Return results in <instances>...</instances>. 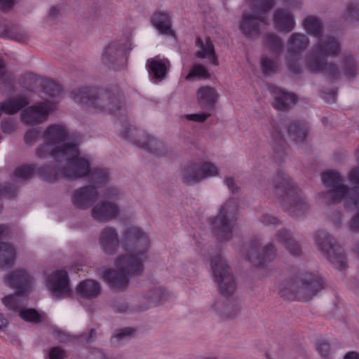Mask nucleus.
<instances>
[{
	"label": "nucleus",
	"instance_id": "4",
	"mask_svg": "<svg viewBox=\"0 0 359 359\" xmlns=\"http://www.w3.org/2000/svg\"><path fill=\"white\" fill-rule=\"evenodd\" d=\"M181 177L187 184H193L210 177L219 175V169L212 163L202 161L192 163L184 167L181 171Z\"/></svg>",
	"mask_w": 359,
	"mask_h": 359
},
{
	"label": "nucleus",
	"instance_id": "45",
	"mask_svg": "<svg viewBox=\"0 0 359 359\" xmlns=\"http://www.w3.org/2000/svg\"><path fill=\"white\" fill-rule=\"evenodd\" d=\"M302 22H321L319 20V18L314 15H309L305 18L304 21Z\"/></svg>",
	"mask_w": 359,
	"mask_h": 359
},
{
	"label": "nucleus",
	"instance_id": "3",
	"mask_svg": "<svg viewBox=\"0 0 359 359\" xmlns=\"http://www.w3.org/2000/svg\"><path fill=\"white\" fill-rule=\"evenodd\" d=\"M237 210L234 199H230L220 205L217 215L208 219L210 228L224 239H228L233 230V217Z\"/></svg>",
	"mask_w": 359,
	"mask_h": 359
},
{
	"label": "nucleus",
	"instance_id": "48",
	"mask_svg": "<svg viewBox=\"0 0 359 359\" xmlns=\"http://www.w3.org/2000/svg\"><path fill=\"white\" fill-rule=\"evenodd\" d=\"M320 24H313V23H311V24H306V25H308L306 29H318V26L320 25Z\"/></svg>",
	"mask_w": 359,
	"mask_h": 359
},
{
	"label": "nucleus",
	"instance_id": "21",
	"mask_svg": "<svg viewBox=\"0 0 359 359\" xmlns=\"http://www.w3.org/2000/svg\"><path fill=\"white\" fill-rule=\"evenodd\" d=\"M308 127L304 124H292L289 128V133L294 136V140L298 141L306 136Z\"/></svg>",
	"mask_w": 359,
	"mask_h": 359
},
{
	"label": "nucleus",
	"instance_id": "34",
	"mask_svg": "<svg viewBox=\"0 0 359 359\" xmlns=\"http://www.w3.org/2000/svg\"><path fill=\"white\" fill-rule=\"evenodd\" d=\"M261 64L263 69L266 72H271L275 68L274 62L267 57L262 58Z\"/></svg>",
	"mask_w": 359,
	"mask_h": 359
},
{
	"label": "nucleus",
	"instance_id": "40",
	"mask_svg": "<svg viewBox=\"0 0 359 359\" xmlns=\"http://www.w3.org/2000/svg\"><path fill=\"white\" fill-rule=\"evenodd\" d=\"M61 10L62 6H53L49 10L48 15L50 17L55 18L61 13Z\"/></svg>",
	"mask_w": 359,
	"mask_h": 359
},
{
	"label": "nucleus",
	"instance_id": "50",
	"mask_svg": "<svg viewBox=\"0 0 359 359\" xmlns=\"http://www.w3.org/2000/svg\"><path fill=\"white\" fill-rule=\"evenodd\" d=\"M284 1L286 3H287L288 4H298L299 1V0H284Z\"/></svg>",
	"mask_w": 359,
	"mask_h": 359
},
{
	"label": "nucleus",
	"instance_id": "11",
	"mask_svg": "<svg viewBox=\"0 0 359 359\" xmlns=\"http://www.w3.org/2000/svg\"><path fill=\"white\" fill-rule=\"evenodd\" d=\"M322 288L321 280L311 274L306 275L301 282L295 283L294 291L299 298L307 300Z\"/></svg>",
	"mask_w": 359,
	"mask_h": 359
},
{
	"label": "nucleus",
	"instance_id": "6",
	"mask_svg": "<svg viewBox=\"0 0 359 359\" xmlns=\"http://www.w3.org/2000/svg\"><path fill=\"white\" fill-rule=\"evenodd\" d=\"M118 195V191L114 188L107 190V199L113 201H104L96 205L92 210L93 217L99 222H104L116 217L119 213V209L115 203V198Z\"/></svg>",
	"mask_w": 359,
	"mask_h": 359
},
{
	"label": "nucleus",
	"instance_id": "30",
	"mask_svg": "<svg viewBox=\"0 0 359 359\" xmlns=\"http://www.w3.org/2000/svg\"><path fill=\"white\" fill-rule=\"evenodd\" d=\"M209 116L210 113L207 112L186 115L187 119L199 123L205 121Z\"/></svg>",
	"mask_w": 359,
	"mask_h": 359
},
{
	"label": "nucleus",
	"instance_id": "1",
	"mask_svg": "<svg viewBox=\"0 0 359 359\" xmlns=\"http://www.w3.org/2000/svg\"><path fill=\"white\" fill-rule=\"evenodd\" d=\"M100 244L107 254H111L114 248H121L123 252L114 259V269L106 270L102 277L112 287H125L132 275L143 271V263L148 257L149 240L148 236L136 226L125 229L121 241L115 229L106 228L101 233Z\"/></svg>",
	"mask_w": 359,
	"mask_h": 359
},
{
	"label": "nucleus",
	"instance_id": "32",
	"mask_svg": "<svg viewBox=\"0 0 359 359\" xmlns=\"http://www.w3.org/2000/svg\"><path fill=\"white\" fill-rule=\"evenodd\" d=\"M65 355V352L59 347L51 348L48 353L50 359H63Z\"/></svg>",
	"mask_w": 359,
	"mask_h": 359
},
{
	"label": "nucleus",
	"instance_id": "46",
	"mask_svg": "<svg viewBox=\"0 0 359 359\" xmlns=\"http://www.w3.org/2000/svg\"><path fill=\"white\" fill-rule=\"evenodd\" d=\"M273 248L271 245H267L265 247L264 250V256L269 258L270 255L272 254Z\"/></svg>",
	"mask_w": 359,
	"mask_h": 359
},
{
	"label": "nucleus",
	"instance_id": "19",
	"mask_svg": "<svg viewBox=\"0 0 359 359\" xmlns=\"http://www.w3.org/2000/svg\"><path fill=\"white\" fill-rule=\"evenodd\" d=\"M76 290L80 295L88 298L95 297L101 292L100 284L93 280H86L81 282Z\"/></svg>",
	"mask_w": 359,
	"mask_h": 359
},
{
	"label": "nucleus",
	"instance_id": "13",
	"mask_svg": "<svg viewBox=\"0 0 359 359\" xmlns=\"http://www.w3.org/2000/svg\"><path fill=\"white\" fill-rule=\"evenodd\" d=\"M169 65L167 59L160 57H155L148 60V72L154 83H158L165 78L168 71Z\"/></svg>",
	"mask_w": 359,
	"mask_h": 359
},
{
	"label": "nucleus",
	"instance_id": "20",
	"mask_svg": "<svg viewBox=\"0 0 359 359\" xmlns=\"http://www.w3.org/2000/svg\"><path fill=\"white\" fill-rule=\"evenodd\" d=\"M358 65L351 55H346L340 64V71L347 76H354L356 74Z\"/></svg>",
	"mask_w": 359,
	"mask_h": 359
},
{
	"label": "nucleus",
	"instance_id": "49",
	"mask_svg": "<svg viewBox=\"0 0 359 359\" xmlns=\"http://www.w3.org/2000/svg\"><path fill=\"white\" fill-rule=\"evenodd\" d=\"M278 220L274 217H269V221L266 222L267 224H276Z\"/></svg>",
	"mask_w": 359,
	"mask_h": 359
},
{
	"label": "nucleus",
	"instance_id": "38",
	"mask_svg": "<svg viewBox=\"0 0 359 359\" xmlns=\"http://www.w3.org/2000/svg\"><path fill=\"white\" fill-rule=\"evenodd\" d=\"M133 331L130 328H126L123 330H120L117 331L115 338H117L118 339H122L126 337L130 336L132 334Z\"/></svg>",
	"mask_w": 359,
	"mask_h": 359
},
{
	"label": "nucleus",
	"instance_id": "9",
	"mask_svg": "<svg viewBox=\"0 0 359 359\" xmlns=\"http://www.w3.org/2000/svg\"><path fill=\"white\" fill-rule=\"evenodd\" d=\"M2 302L8 310L19 311L20 316L26 321L38 323L45 318L43 314L39 313L32 309L20 311L21 306V296L20 294L5 297Z\"/></svg>",
	"mask_w": 359,
	"mask_h": 359
},
{
	"label": "nucleus",
	"instance_id": "16",
	"mask_svg": "<svg viewBox=\"0 0 359 359\" xmlns=\"http://www.w3.org/2000/svg\"><path fill=\"white\" fill-rule=\"evenodd\" d=\"M198 48L196 55L201 59H208L213 65H218L217 57L215 54L213 45L209 38L200 37L196 40Z\"/></svg>",
	"mask_w": 359,
	"mask_h": 359
},
{
	"label": "nucleus",
	"instance_id": "54",
	"mask_svg": "<svg viewBox=\"0 0 359 359\" xmlns=\"http://www.w3.org/2000/svg\"><path fill=\"white\" fill-rule=\"evenodd\" d=\"M95 330H92L90 331V336L88 339H86V341H90V339H91V338H92V337H93V336L95 334Z\"/></svg>",
	"mask_w": 359,
	"mask_h": 359
},
{
	"label": "nucleus",
	"instance_id": "10",
	"mask_svg": "<svg viewBox=\"0 0 359 359\" xmlns=\"http://www.w3.org/2000/svg\"><path fill=\"white\" fill-rule=\"evenodd\" d=\"M252 13H243L241 22H265V15L273 7L275 0H248Z\"/></svg>",
	"mask_w": 359,
	"mask_h": 359
},
{
	"label": "nucleus",
	"instance_id": "60",
	"mask_svg": "<svg viewBox=\"0 0 359 359\" xmlns=\"http://www.w3.org/2000/svg\"><path fill=\"white\" fill-rule=\"evenodd\" d=\"M4 24H0V26L3 25Z\"/></svg>",
	"mask_w": 359,
	"mask_h": 359
},
{
	"label": "nucleus",
	"instance_id": "22",
	"mask_svg": "<svg viewBox=\"0 0 359 359\" xmlns=\"http://www.w3.org/2000/svg\"><path fill=\"white\" fill-rule=\"evenodd\" d=\"M273 22H294L291 12L286 8L277 9L273 15Z\"/></svg>",
	"mask_w": 359,
	"mask_h": 359
},
{
	"label": "nucleus",
	"instance_id": "31",
	"mask_svg": "<svg viewBox=\"0 0 359 359\" xmlns=\"http://www.w3.org/2000/svg\"><path fill=\"white\" fill-rule=\"evenodd\" d=\"M311 69L313 71L325 72L332 76H335L337 74V69L335 66L331 64H326L322 67H311Z\"/></svg>",
	"mask_w": 359,
	"mask_h": 359
},
{
	"label": "nucleus",
	"instance_id": "12",
	"mask_svg": "<svg viewBox=\"0 0 359 359\" xmlns=\"http://www.w3.org/2000/svg\"><path fill=\"white\" fill-rule=\"evenodd\" d=\"M4 283L9 287L16 288L19 293H23L28 291L32 279L25 270L18 269L7 274Z\"/></svg>",
	"mask_w": 359,
	"mask_h": 359
},
{
	"label": "nucleus",
	"instance_id": "47",
	"mask_svg": "<svg viewBox=\"0 0 359 359\" xmlns=\"http://www.w3.org/2000/svg\"><path fill=\"white\" fill-rule=\"evenodd\" d=\"M7 324V320L0 313V330L6 327Z\"/></svg>",
	"mask_w": 359,
	"mask_h": 359
},
{
	"label": "nucleus",
	"instance_id": "7",
	"mask_svg": "<svg viewBox=\"0 0 359 359\" xmlns=\"http://www.w3.org/2000/svg\"><path fill=\"white\" fill-rule=\"evenodd\" d=\"M46 285L51 293L57 297H65L71 294L70 280L65 270H56L46 278Z\"/></svg>",
	"mask_w": 359,
	"mask_h": 359
},
{
	"label": "nucleus",
	"instance_id": "52",
	"mask_svg": "<svg viewBox=\"0 0 359 359\" xmlns=\"http://www.w3.org/2000/svg\"><path fill=\"white\" fill-rule=\"evenodd\" d=\"M329 248L330 250H332V248L331 247V245H330V243L327 242V243H326L325 245L322 246V249L324 250H327L326 248Z\"/></svg>",
	"mask_w": 359,
	"mask_h": 359
},
{
	"label": "nucleus",
	"instance_id": "59",
	"mask_svg": "<svg viewBox=\"0 0 359 359\" xmlns=\"http://www.w3.org/2000/svg\"><path fill=\"white\" fill-rule=\"evenodd\" d=\"M331 261H332L333 263H334V262H335V261H334V259H331Z\"/></svg>",
	"mask_w": 359,
	"mask_h": 359
},
{
	"label": "nucleus",
	"instance_id": "36",
	"mask_svg": "<svg viewBox=\"0 0 359 359\" xmlns=\"http://www.w3.org/2000/svg\"><path fill=\"white\" fill-rule=\"evenodd\" d=\"M38 132L36 130H28L25 134V140L27 143H32L38 137Z\"/></svg>",
	"mask_w": 359,
	"mask_h": 359
},
{
	"label": "nucleus",
	"instance_id": "8",
	"mask_svg": "<svg viewBox=\"0 0 359 359\" xmlns=\"http://www.w3.org/2000/svg\"><path fill=\"white\" fill-rule=\"evenodd\" d=\"M58 100H48L46 102L27 109L22 115V121L27 124H38L46 119L52 112Z\"/></svg>",
	"mask_w": 359,
	"mask_h": 359
},
{
	"label": "nucleus",
	"instance_id": "28",
	"mask_svg": "<svg viewBox=\"0 0 359 359\" xmlns=\"http://www.w3.org/2000/svg\"><path fill=\"white\" fill-rule=\"evenodd\" d=\"M155 29L163 35L173 36V31L171 29L170 24H154Z\"/></svg>",
	"mask_w": 359,
	"mask_h": 359
},
{
	"label": "nucleus",
	"instance_id": "23",
	"mask_svg": "<svg viewBox=\"0 0 359 359\" xmlns=\"http://www.w3.org/2000/svg\"><path fill=\"white\" fill-rule=\"evenodd\" d=\"M166 297V291L161 285H156L151 288L147 294L148 299L153 302H159Z\"/></svg>",
	"mask_w": 359,
	"mask_h": 359
},
{
	"label": "nucleus",
	"instance_id": "25",
	"mask_svg": "<svg viewBox=\"0 0 359 359\" xmlns=\"http://www.w3.org/2000/svg\"><path fill=\"white\" fill-rule=\"evenodd\" d=\"M34 172V167L32 165H25L19 168L15 172L16 180H26L30 177Z\"/></svg>",
	"mask_w": 359,
	"mask_h": 359
},
{
	"label": "nucleus",
	"instance_id": "27",
	"mask_svg": "<svg viewBox=\"0 0 359 359\" xmlns=\"http://www.w3.org/2000/svg\"><path fill=\"white\" fill-rule=\"evenodd\" d=\"M170 20L171 17L170 13L157 11L152 15L150 22H170Z\"/></svg>",
	"mask_w": 359,
	"mask_h": 359
},
{
	"label": "nucleus",
	"instance_id": "58",
	"mask_svg": "<svg viewBox=\"0 0 359 359\" xmlns=\"http://www.w3.org/2000/svg\"><path fill=\"white\" fill-rule=\"evenodd\" d=\"M3 128L4 130H6L5 125H3Z\"/></svg>",
	"mask_w": 359,
	"mask_h": 359
},
{
	"label": "nucleus",
	"instance_id": "35",
	"mask_svg": "<svg viewBox=\"0 0 359 359\" xmlns=\"http://www.w3.org/2000/svg\"><path fill=\"white\" fill-rule=\"evenodd\" d=\"M346 12L348 16L359 18V8L358 6L350 4L347 6Z\"/></svg>",
	"mask_w": 359,
	"mask_h": 359
},
{
	"label": "nucleus",
	"instance_id": "51",
	"mask_svg": "<svg viewBox=\"0 0 359 359\" xmlns=\"http://www.w3.org/2000/svg\"><path fill=\"white\" fill-rule=\"evenodd\" d=\"M4 73V66L3 62L0 60V76Z\"/></svg>",
	"mask_w": 359,
	"mask_h": 359
},
{
	"label": "nucleus",
	"instance_id": "44",
	"mask_svg": "<svg viewBox=\"0 0 359 359\" xmlns=\"http://www.w3.org/2000/svg\"><path fill=\"white\" fill-rule=\"evenodd\" d=\"M343 359H359V353L356 351H349L344 355Z\"/></svg>",
	"mask_w": 359,
	"mask_h": 359
},
{
	"label": "nucleus",
	"instance_id": "2",
	"mask_svg": "<svg viewBox=\"0 0 359 359\" xmlns=\"http://www.w3.org/2000/svg\"><path fill=\"white\" fill-rule=\"evenodd\" d=\"M43 140L44 143L36 149V156L40 158L51 157L55 161L66 162L64 175L67 177L79 179L88 176L97 187L106 182V173L91 170L89 156L80 152L78 144L69 136L64 126L48 127L43 135Z\"/></svg>",
	"mask_w": 359,
	"mask_h": 359
},
{
	"label": "nucleus",
	"instance_id": "41",
	"mask_svg": "<svg viewBox=\"0 0 359 359\" xmlns=\"http://www.w3.org/2000/svg\"><path fill=\"white\" fill-rule=\"evenodd\" d=\"M243 25L245 26H242L241 27V29L242 30V32L246 34V35H249V36H251L252 35V33L248 32L246 29H255V25L256 24H251V23H249V24H243Z\"/></svg>",
	"mask_w": 359,
	"mask_h": 359
},
{
	"label": "nucleus",
	"instance_id": "55",
	"mask_svg": "<svg viewBox=\"0 0 359 359\" xmlns=\"http://www.w3.org/2000/svg\"><path fill=\"white\" fill-rule=\"evenodd\" d=\"M139 146L142 147H147V143L140 144Z\"/></svg>",
	"mask_w": 359,
	"mask_h": 359
},
{
	"label": "nucleus",
	"instance_id": "18",
	"mask_svg": "<svg viewBox=\"0 0 359 359\" xmlns=\"http://www.w3.org/2000/svg\"><path fill=\"white\" fill-rule=\"evenodd\" d=\"M274 107L279 110L287 109L297 101V98L294 94L280 89L274 92Z\"/></svg>",
	"mask_w": 359,
	"mask_h": 359
},
{
	"label": "nucleus",
	"instance_id": "56",
	"mask_svg": "<svg viewBox=\"0 0 359 359\" xmlns=\"http://www.w3.org/2000/svg\"><path fill=\"white\" fill-rule=\"evenodd\" d=\"M0 36H9L8 34L4 33H0Z\"/></svg>",
	"mask_w": 359,
	"mask_h": 359
},
{
	"label": "nucleus",
	"instance_id": "14",
	"mask_svg": "<svg viewBox=\"0 0 359 359\" xmlns=\"http://www.w3.org/2000/svg\"><path fill=\"white\" fill-rule=\"evenodd\" d=\"M218 99L217 90L210 86L199 88L196 92L198 105L206 110H212Z\"/></svg>",
	"mask_w": 359,
	"mask_h": 359
},
{
	"label": "nucleus",
	"instance_id": "53",
	"mask_svg": "<svg viewBox=\"0 0 359 359\" xmlns=\"http://www.w3.org/2000/svg\"><path fill=\"white\" fill-rule=\"evenodd\" d=\"M283 180L286 184H290V180L287 176L284 175Z\"/></svg>",
	"mask_w": 359,
	"mask_h": 359
},
{
	"label": "nucleus",
	"instance_id": "33",
	"mask_svg": "<svg viewBox=\"0 0 359 359\" xmlns=\"http://www.w3.org/2000/svg\"><path fill=\"white\" fill-rule=\"evenodd\" d=\"M277 241L280 242H283L286 245V248L290 249V247L293 243V241L289 237V235L285 231H282L278 236ZM292 252V250H290Z\"/></svg>",
	"mask_w": 359,
	"mask_h": 359
},
{
	"label": "nucleus",
	"instance_id": "15",
	"mask_svg": "<svg viewBox=\"0 0 359 359\" xmlns=\"http://www.w3.org/2000/svg\"><path fill=\"white\" fill-rule=\"evenodd\" d=\"M97 195L95 187H86L75 191L73 203L79 208H87L97 198Z\"/></svg>",
	"mask_w": 359,
	"mask_h": 359
},
{
	"label": "nucleus",
	"instance_id": "24",
	"mask_svg": "<svg viewBox=\"0 0 359 359\" xmlns=\"http://www.w3.org/2000/svg\"><path fill=\"white\" fill-rule=\"evenodd\" d=\"M208 76L209 73L204 66L201 65H194L189 73L185 76V79H190L193 77L207 78Z\"/></svg>",
	"mask_w": 359,
	"mask_h": 359
},
{
	"label": "nucleus",
	"instance_id": "39",
	"mask_svg": "<svg viewBox=\"0 0 359 359\" xmlns=\"http://www.w3.org/2000/svg\"><path fill=\"white\" fill-rule=\"evenodd\" d=\"M317 350L323 356H326L330 350V346L327 343H321L317 345Z\"/></svg>",
	"mask_w": 359,
	"mask_h": 359
},
{
	"label": "nucleus",
	"instance_id": "29",
	"mask_svg": "<svg viewBox=\"0 0 359 359\" xmlns=\"http://www.w3.org/2000/svg\"><path fill=\"white\" fill-rule=\"evenodd\" d=\"M104 57L107 59L113 57L114 56L122 55V51L119 50L116 45H110L104 50Z\"/></svg>",
	"mask_w": 359,
	"mask_h": 359
},
{
	"label": "nucleus",
	"instance_id": "26",
	"mask_svg": "<svg viewBox=\"0 0 359 359\" xmlns=\"http://www.w3.org/2000/svg\"><path fill=\"white\" fill-rule=\"evenodd\" d=\"M323 50L329 55L336 54L339 50V43L334 39H327Z\"/></svg>",
	"mask_w": 359,
	"mask_h": 359
},
{
	"label": "nucleus",
	"instance_id": "17",
	"mask_svg": "<svg viewBox=\"0 0 359 359\" xmlns=\"http://www.w3.org/2000/svg\"><path fill=\"white\" fill-rule=\"evenodd\" d=\"M6 228L0 225V238L6 233ZM16 258V252L14 248L6 243H0V268H4L12 264Z\"/></svg>",
	"mask_w": 359,
	"mask_h": 359
},
{
	"label": "nucleus",
	"instance_id": "57",
	"mask_svg": "<svg viewBox=\"0 0 359 359\" xmlns=\"http://www.w3.org/2000/svg\"><path fill=\"white\" fill-rule=\"evenodd\" d=\"M298 37L303 38L302 35H298Z\"/></svg>",
	"mask_w": 359,
	"mask_h": 359
},
{
	"label": "nucleus",
	"instance_id": "37",
	"mask_svg": "<svg viewBox=\"0 0 359 359\" xmlns=\"http://www.w3.org/2000/svg\"><path fill=\"white\" fill-rule=\"evenodd\" d=\"M14 6V0H0V10H10Z\"/></svg>",
	"mask_w": 359,
	"mask_h": 359
},
{
	"label": "nucleus",
	"instance_id": "5",
	"mask_svg": "<svg viewBox=\"0 0 359 359\" xmlns=\"http://www.w3.org/2000/svg\"><path fill=\"white\" fill-rule=\"evenodd\" d=\"M211 269L222 293H233L236 290V281L226 261L221 257H214L211 262Z\"/></svg>",
	"mask_w": 359,
	"mask_h": 359
},
{
	"label": "nucleus",
	"instance_id": "42",
	"mask_svg": "<svg viewBox=\"0 0 359 359\" xmlns=\"http://www.w3.org/2000/svg\"><path fill=\"white\" fill-rule=\"evenodd\" d=\"M350 177L353 182L359 185V168L352 170Z\"/></svg>",
	"mask_w": 359,
	"mask_h": 359
},
{
	"label": "nucleus",
	"instance_id": "43",
	"mask_svg": "<svg viewBox=\"0 0 359 359\" xmlns=\"http://www.w3.org/2000/svg\"><path fill=\"white\" fill-rule=\"evenodd\" d=\"M225 184L228 187V188L231 190L232 191H233L235 189H236V184H235V181L233 178L231 177H228L225 180Z\"/></svg>",
	"mask_w": 359,
	"mask_h": 359
}]
</instances>
